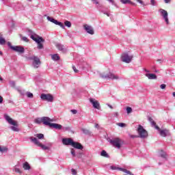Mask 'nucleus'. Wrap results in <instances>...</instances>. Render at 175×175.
Masks as SVG:
<instances>
[{
	"instance_id": "nucleus-14",
	"label": "nucleus",
	"mask_w": 175,
	"mask_h": 175,
	"mask_svg": "<svg viewBox=\"0 0 175 175\" xmlns=\"http://www.w3.org/2000/svg\"><path fill=\"white\" fill-rule=\"evenodd\" d=\"M83 28L88 33H90V35H94V28H92V26H90L88 25H84Z\"/></svg>"
},
{
	"instance_id": "nucleus-7",
	"label": "nucleus",
	"mask_w": 175,
	"mask_h": 175,
	"mask_svg": "<svg viewBox=\"0 0 175 175\" xmlns=\"http://www.w3.org/2000/svg\"><path fill=\"white\" fill-rule=\"evenodd\" d=\"M100 77H101V79H110L111 80H118L120 79V77L111 72H109L108 74L105 72L101 73L100 74Z\"/></svg>"
},
{
	"instance_id": "nucleus-2",
	"label": "nucleus",
	"mask_w": 175,
	"mask_h": 175,
	"mask_svg": "<svg viewBox=\"0 0 175 175\" xmlns=\"http://www.w3.org/2000/svg\"><path fill=\"white\" fill-rule=\"evenodd\" d=\"M34 122L35 124H38V125H40V124H43V125H44L45 126H51V122H53V119L47 116H43L34 119Z\"/></svg>"
},
{
	"instance_id": "nucleus-32",
	"label": "nucleus",
	"mask_w": 175,
	"mask_h": 175,
	"mask_svg": "<svg viewBox=\"0 0 175 175\" xmlns=\"http://www.w3.org/2000/svg\"><path fill=\"white\" fill-rule=\"evenodd\" d=\"M5 43H6V40L0 36V44L3 45Z\"/></svg>"
},
{
	"instance_id": "nucleus-63",
	"label": "nucleus",
	"mask_w": 175,
	"mask_h": 175,
	"mask_svg": "<svg viewBox=\"0 0 175 175\" xmlns=\"http://www.w3.org/2000/svg\"><path fill=\"white\" fill-rule=\"evenodd\" d=\"M27 1H32V0H27Z\"/></svg>"
},
{
	"instance_id": "nucleus-57",
	"label": "nucleus",
	"mask_w": 175,
	"mask_h": 175,
	"mask_svg": "<svg viewBox=\"0 0 175 175\" xmlns=\"http://www.w3.org/2000/svg\"><path fill=\"white\" fill-rule=\"evenodd\" d=\"M144 71L146 72V73H149L150 72V70H147V69H144Z\"/></svg>"
},
{
	"instance_id": "nucleus-1",
	"label": "nucleus",
	"mask_w": 175,
	"mask_h": 175,
	"mask_svg": "<svg viewBox=\"0 0 175 175\" xmlns=\"http://www.w3.org/2000/svg\"><path fill=\"white\" fill-rule=\"evenodd\" d=\"M27 33L29 36H30L31 39H32V40H33L34 42H36V43H37L38 44L37 49H38V50H42V49H44V46L42 44V43H44V39H43V38L39 36V35L35 33L31 29H29L27 31Z\"/></svg>"
},
{
	"instance_id": "nucleus-53",
	"label": "nucleus",
	"mask_w": 175,
	"mask_h": 175,
	"mask_svg": "<svg viewBox=\"0 0 175 175\" xmlns=\"http://www.w3.org/2000/svg\"><path fill=\"white\" fill-rule=\"evenodd\" d=\"M130 137H131V139H135V137H137V136L131 135H130Z\"/></svg>"
},
{
	"instance_id": "nucleus-26",
	"label": "nucleus",
	"mask_w": 175,
	"mask_h": 175,
	"mask_svg": "<svg viewBox=\"0 0 175 175\" xmlns=\"http://www.w3.org/2000/svg\"><path fill=\"white\" fill-rule=\"evenodd\" d=\"M51 57L53 61H59V55H58V54L52 55Z\"/></svg>"
},
{
	"instance_id": "nucleus-31",
	"label": "nucleus",
	"mask_w": 175,
	"mask_h": 175,
	"mask_svg": "<svg viewBox=\"0 0 175 175\" xmlns=\"http://www.w3.org/2000/svg\"><path fill=\"white\" fill-rule=\"evenodd\" d=\"M26 95L27 98H29L30 99H32V98H33V94L31 93L30 92H27Z\"/></svg>"
},
{
	"instance_id": "nucleus-45",
	"label": "nucleus",
	"mask_w": 175,
	"mask_h": 175,
	"mask_svg": "<svg viewBox=\"0 0 175 175\" xmlns=\"http://www.w3.org/2000/svg\"><path fill=\"white\" fill-rule=\"evenodd\" d=\"M160 88H161V90H165V88H166V85L165 84H161L160 85Z\"/></svg>"
},
{
	"instance_id": "nucleus-52",
	"label": "nucleus",
	"mask_w": 175,
	"mask_h": 175,
	"mask_svg": "<svg viewBox=\"0 0 175 175\" xmlns=\"http://www.w3.org/2000/svg\"><path fill=\"white\" fill-rule=\"evenodd\" d=\"M2 102H3V98L0 96V104L2 103Z\"/></svg>"
},
{
	"instance_id": "nucleus-46",
	"label": "nucleus",
	"mask_w": 175,
	"mask_h": 175,
	"mask_svg": "<svg viewBox=\"0 0 175 175\" xmlns=\"http://www.w3.org/2000/svg\"><path fill=\"white\" fill-rule=\"evenodd\" d=\"M70 111L72 114H77V110L76 109H71Z\"/></svg>"
},
{
	"instance_id": "nucleus-10",
	"label": "nucleus",
	"mask_w": 175,
	"mask_h": 175,
	"mask_svg": "<svg viewBox=\"0 0 175 175\" xmlns=\"http://www.w3.org/2000/svg\"><path fill=\"white\" fill-rule=\"evenodd\" d=\"M40 98L42 100H46V102H53L54 97L51 95V94H42L40 95Z\"/></svg>"
},
{
	"instance_id": "nucleus-54",
	"label": "nucleus",
	"mask_w": 175,
	"mask_h": 175,
	"mask_svg": "<svg viewBox=\"0 0 175 175\" xmlns=\"http://www.w3.org/2000/svg\"><path fill=\"white\" fill-rule=\"evenodd\" d=\"M164 2H165V3H170V0H164Z\"/></svg>"
},
{
	"instance_id": "nucleus-22",
	"label": "nucleus",
	"mask_w": 175,
	"mask_h": 175,
	"mask_svg": "<svg viewBox=\"0 0 175 175\" xmlns=\"http://www.w3.org/2000/svg\"><path fill=\"white\" fill-rule=\"evenodd\" d=\"M53 24H55V25H59V27H60L63 29H65V25H64V23H62L61 22H58V21H57L55 19L53 22Z\"/></svg>"
},
{
	"instance_id": "nucleus-43",
	"label": "nucleus",
	"mask_w": 175,
	"mask_h": 175,
	"mask_svg": "<svg viewBox=\"0 0 175 175\" xmlns=\"http://www.w3.org/2000/svg\"><path fill=\"white\" fill-rule=\"evenodd\" d=\"M10 85H11V87H14V85H16V83L13 81H11L10 82Z\"/></svg>"
},
{
	"instance_id": "nucleus-5",
	"label": "nucleus",
	"mask_w": 175,
	"mask_h": 175,
	"mask_svg": "<svg viewBox=\"0 0 175 175\" xmlns=\"http://www.w3.org/2000/svg\"><path fill=\"white\" fill-rule=\"evenodd\" d=\"M137 131L138 135H139V137H141V139H146V137H148V132H147L144 129V127H143V126H142L141 124L138 125V128H137Z\"/></svg>"
},
{
	"instance_id": "nucleus-13",
	"label": "nucleus",
	"mask_w": 175,
	"mask_h": 175,
	"mask_svg": "<svg viewBox=\"0 0 175 175\" xmlns=\"http://www.w3.org/2000/svg\"><path fill=\"white\" fill-rule=\"evenodd\" d=\"M90 102L92 103L93 107L94 109H97L98 110L100 109V104L99 102L94 98H90Z\"/></svg>"
},
{
	"instance_id": "nucleus-25",
	"label": "nucleus",
	"mask_w": 175,
	"mask_h": 175,
	"mask_svg": "<svg viewBox=\"0 0 175 175\" xmlns=\"http://www.w3.org/2000/svg\"><path fill=\"white\" fill-rule=\"evenodd\" d=\"M56 47L58 50H59V51H65V48L64 46V45L61 44H56Z\"/></svg>"
},
{
	"instance_id": "nucleus-4",
	"label": "nucleus",
	"mask_w": 175,
	"mask_h": 175,
	"mask_svg": "<svg viewBox=\"0 0 175 175\" xmlns=\"http://www.w3.org/2000/svg\"><path fill=\"white\" fill-rule=\"evenodd\" d=\"M30 140H31V142H32V143L35 144L36 146L40 147V148H42V150H50V147H51V146H53L52 143H48V144H46V146L43 145L40 143V142H39L38 140V138H36V137H31Z\"/></svg>"
},
{
	"instance_id": "nucleus-37",
	"label": "nucleus",
	"mask_w": 175,
	"mask_h": 175,
	"mask_svg": "<svg viewBox=\"0 0 175 175\" xmlns=\"http://www.w3.org/2000/svg\"><path fill=\"white\" fill-rule=\"evenodd\" d=\"M14 171L16 173H18V174H21V173H23V172L20 170V168H17L16 167H14Z\"/></svg>"
},
{
	"instance_id": "nucleus-47",
	"label": "nucleus",
	"mask_w": 175,
	"mask_h": 175,
	"mask_svg": "<svg viewBox=\"0 0 175 175\" xmlns=\"http://www.w3.org/2000/svg\"><path fill=\"white\" fill-rule=\"evenodd\" d=\"M71 172L73 175H76L77 174V172H76V170L75 169H72Z\"/></svg>"
},
{
	"instance_id": "nucleus-48",
	"label": "nucleus",
	"mask_w": 175,
	"mask_h": 175,
	"mask_svg": "<svg viewBox=\"0 0 175 175\" xmlns=\"http://www.w3.org/2000/svg\"><path fill=\"white\" fill-rule=\"evenodd\" d=\"M150 4L152 5V6H155V0H150Z\"/></svg>"
},
{
	"instance_id": "nucleus-51",
	"label": "nucleus",
	"mask_w": 175,
	"mask_h": 175,
	"mask_svg": "<svg viewBox=\"0 0 175 175\" xmlns=\"http://www.w3.org/2000/svg\"><path fill=\"white\" fill-rule=\"evenodd\" d=\"M137 2H139L141 5H144V3L142 0H137Z\"/></svg>"
},
{
	"instance_id": "nucleus-41",
	"label": "nucleus",
	"mask_w": 175,
	"mask_h": 175,
	"mask_svg": "<svg viewBox=\"0 0 175 175\" xmlns=\"http://www.w3.org/2000/svg\"><path fill=\"white\" fill-rule=\"evenodd\" d=\"M110 2V3H111V5H113V6H117V4H116V3L114 2V0H107Z\"/></svg>"
},
{
	"instance_id": "nucleus-59",
	"label": "nucleus",
	"mask_w": 175,
	"mask_h": 175,
	"mask_svg": "<svg viewBox=\"0 0 175 175\" xmlns=\"http://www.w3.org/2000/svg\"><path fill=\"white\" fill-rule=\"evenodd\" d=\"M19 92L21 95H24V92H22L21 90H20Z\"/></svg>"
},
{
	"instance_id": "nucleus-27",
	"label": "nucleus",
	"mask_w": 175,
	"mask_h": 175,
	"mask_svg": "<svg viewBox=\"0 0 175 175\" xmlns=\"http://www.w3.org/2000/svg\"><path fill=\"white\" fill-rule=\"evenodd\" d=\"M101 157H104L105 158H109V154H107V152L106 150H103L100 152Z\"/></svg>"
},
{
	"instance_id": "nucleus-18",
	"label": "nucleus",
	"mask_w": 175,
	"mask_h": 175,
	"mask_svg": "<svg viewBox=\"0 0 175 175\" xmlns=\"http://www.w3.org/2000/svg\"><path fill=\"white\" fill-rule=\"evenodd\" d=\"M145 76L148 77L149 80H157V75L152 73H147Z\"/></svg>"
},
{
	"instance_id": "nucleus-17",
	"label": "nucleus",
	"mask_w": 175,
	"mask_h": 175,
	"mask_svg": "<svg viewBox=\"0 0 175 175\" xmlns=\"http://www.w3.org/2000/svg\"><path fill=\"white\" fill-rule=\"evenodd\" d=\"M72 147H74V148H77V150H83V145H81L79 142H75L72 141Z\"/></svg>"
},
{
	"instance_id": "nucleus-35",
	"label": "nucleus",
	"mask_w": 175,
	"mask_h": 175,
	"mask_svg": "<svg viewBox=\"0 0 175 175\" xmlns=\"http://www.w3.org/2000/svg\"><path fill=\"white\" fill-rule=\"evenodd\" d=\"M118 126H120V128H125L126 124L125 123H117Z\"/></svg>"
},
{
	"instance_id": "nucleus-50",
	"label": "nucleus",
	"mask_w": 175,
	"mask_h": 175,
	"mask_svg": "<svg viewBox=\"0 0 175 175\" xmlns=\"http://www.w3.org/2000/svg\"><path fill=\"white\" fill-rule=\"evenodd\" d=\"M92 1L93 2V3H95L96 5H98V3H99V1H98V0H92Z\"/></svg>"
},
{
	"instance_id": "nucleus-8",
	"label": "nucleus",
	"mask_w": 175,
	"mask_h": 175,
	"mask_svg": "<svg viewBox=\"0 0 175 175\" xmlns=\"http://www.w3.org/2000/svg\"><path fill=\"white\" fill-rule=\"evenodd\" d=\"M133 55H129L128 53H124L121 55V61L125 62V64H131Z\"/></svg>"
},
{
	"instance_id": "nucleus-58",
	"label": "nucleus",
	"mask_w": 175,
	"mask_h": 175,
	"mask_svg": "<svg viewBox=\"0 0 175 175\" xmlns=\"http://www.w3.org/2000/svg\"><path fill=\"white\" fill-rule=\"evenodd\" d=\"M108 107H109V109H113V106H111V105L108 104Z\"/></svg>"
},
{
	"instance_id": "nucleus-40",
	"label": "nucleus",
	"mask_w": 175,
	"mask_h": 175,
	"mask_svg": "<svg viewBox=\"0 0 175 175\" xmlns=\"http://www.w3.org/2000/svg\"><path fill=\"white\" fill-rule=\"evenodd\" d=\"M71 154L72 155L73 157H76V152L75 151V149L72 148L71 149Z\"/></svg>"
},
{
	"instance_id": "nucleus-9",
	"label": "nucleus",
	"mask_w": 175,
	"mask_h": 175,
	"mask_svg": "<svg viewBox=\"0 0 175 175\" xmlns=\"http://www.w3.org/2000/svg\"><path fill=\"white\" fill-rule=\"evenodd\" d=\"M29 59L33 61L32 65L33 67L35 68L36 69H38L39 66H40V59L36 56L31 57H29Z\"/></svg>"
},
{
	"instance_id": "nucleus-19",
	"label": "nucleus",
	"mask_w": 175,
	"mask_h": 175,
	"mask_svg": "<svg viewBox=\"0 0 175 175\" xmlns=\"http://www.w3.org/2000/svg\"><path fill=\"white\" fill-rule=\"evenodd\" d=\"M50 128H54L55 129H62V125L57 123H51Z\"/></svg>"
},
{
	"instance_id": "nucleus-44",
	"label": "nucleus",
	"mask_w": 175,
	"mask_h": 175,
	"mask_svg": "<svg viewBox=\"0 0 175 175\" xmlns=\"http://www.w3.org/2000/svg\"><path fill=\"white\" fill-rule=\"evenodd\" d=\"M110 169H111V170H118V167L116 166H111Z\"/></svg>"
},
{
	"instance_id": "nucleus-24",
	"label": "nucleus",
	"mask_w": 175,
	"mask_h": 175,
	"mask_svg": "<svg viewBox=\"0 0 175 175\" xmlns=\"http://www.w3.org/2000/svg\"><path fill=\"white\" fill-rule=\"evenodd\" d=\"M118 170H120V172H123V173H126V174H129V175H132V172H131V171L125 169V168H122V167H119L118 168Z\"/></svg>"
},
{
	"instance_id": "nucleus-56",
	"label": "nucleus",
	"mask_w": 175,
	"mask_h": 175,
	"mask_svg": "<svg viewBox=\"0 0 175 175\" xmlns=\"http://www.w3.org/2000/svg\"><path fill=\"white\" fill-rule=\"evenodd\" d=\"M104 14H106L108 17H110V14H109V13L104 12Z\"/></svg>"
},
{
	"instance_id": "nucleus-16",
	"label": "nucleus",
	"mask_w": 175,
	"mask_h": 175,
	"mask_svg": "<svg viewBox=\"0 0 175 175\" xmlns=\"http://www.w3.org/2000/svg\"><path fill=\"white\" fill-rule=\"evenodd\" d=\"M62 143L64 146H72L73 143V139L71 138H64L62 139Z\"/></svg>"
},
{
	"instance_id": "nucleus-39",
	"label": "nucleus",
	"mask_w": 175,
	"mask_h": 175,
	"mask_svg": "<svg viewBox=\"0 0 175 175\" xmlns=\"http://www.w3.org/2000/svg\"><path fill=\"white\" fill-rule=\"evenodd\" d=\"M47 21H51V23H54V21H55V19H54L53 18H51L50 16H47Z\"/></svg>"
},
{
	"instance_id": "nucleus-49",
	"label": "nucleus",
	"mask_w": 175,
	"mask_h": 175,
	"mask_svg": "<svg viewBox=\"0 0 175 175\" xmlns=\"http://www.w3.org/2000/svg\"><path fill=\"white\" fill-rule=\"evenodd\" d=\"M22 40H23V42H28V38L27 37H23Z\"/></svg>"
},
{
	"instance_id": "nucleus-62",
	"label": "nucleus",
	"mask_w": 175,
	"mask_h": 175,
	"mask_svg": "<svg viewBox=\"0 0 175 175\" xmlns=\"http://www.w3.org/2000/svg\"><path fill=\"white\" fill-rule=\"evenodd\" d=\"M0 55H2V51H0Z\"/></svg>"
},
{
	"instance_id": "nucleus-34",
	"label": "nucleus",
	"mask_w": 175,
	"mask_h": 175,
	"mask_svg": "<svg viewBox=\"0 0 175 175\" xmlns=\"http://www.w3.org/2000/svg\"><path fill=\"white\" fill-rule=\"evenodd\" d=\"M126 110L127 114H131V113H132V107H127L126 108Z\"/></svg>"
},
{
	"instance_id": "nucleus-60",
	"label": "nucleus",
	"mask_w": 175,
	"mask_h": 175,
	"mask_svg": "<svg viewBox=\"0 0 175 175\" xmlns=\"http://www.w3.org/2000/svg\"><path fill=\"white\" fill-rule=\"evenodd\" d=\"M95 128H99V124H96Z\"/></svg>"
},
{
	"instance_id": "nucleus-36",
	"label": "nucleus",
	"mask_w": 175,
	"mask_h": 175,
	"mask_svg": "<svg viewBox=\"0 0 175 175\" xmlns=\"http://www.w3.org/2000/svg\"><path fill=\"white\" fill-rule=\"evenodd\" d=\"M82 132L85 133V135H90V131L85 129H81Z\"/></svg>"
},
{
	"instance_id": "nucleus-55",
	"label": "nucleus",
	"mask_w": 175,
	"mask_h": 175,
	"mask_svg": "<svg viewBox=\"0 0 175 175\" xmlns=\"http://www.w3.org/2000/svg\"><path fill=\"white\" fill-rule=\"evenodd\" d=\"M114 116L115 117H118V112H115Z\"/></svg>"
},
{
	"instance_id": "nucleus-15",
	"label": "nucleus",
	"mask_w": 175,
	"mask_h": 175,
	"mask_svg": "<svg viewBox=\"0 0 175 175\" xmlns=\"http://www.w3.org/2000/svg\"><path fill=\"white\" fill-rule=\"evenodd\" d=\"M155 129H157L159 132V135H161L162 137H166V136H167V129L161 130V129L158 126H155Z\"/></svg>"
},
{
	"instance_id": "nucleus-61",
	"label": "nucleus",
	"mask_w": 175,
	"mask_h": 175,
	"mask_svg": "<svg viewBox=\"0 0 175 175\" xmlns=\"http://www.w3.org/2000/svg\"><path fill=\"white\" fill-rule=\"evenodd\" d=\"M2 80L3 79H2V77H0V81H2Z\"/></svg>"
},
{
	"instance_id": "nucleus-29",
	"label": "nucleus",
	"mask_w": 175,
	"mask_h": 175,
	"mask_svg": "<svg viewBox=\"0 0 175 175\" xmlns=\"http://www.w3.org/2000/svg\"><path fill=\"white\" fill-rule=\"evenodd\" d=\"M64 25H66V27H68V28H70V27H72V23H70V21H66L64 22Z\"/></svg>"
},
{
	"instance_id": "nucleus-11",
	"label": "nucleus",
	"mask_w": 175,
	"mask_h": 175,
	"mask_svg": "<svg viewBox=\"0 0 175 175\" xmlns=\"http://www.w3.org/2000/svg\"><path fill=\"white\" fill-rule=\"evenodd\" d=\"M159 12H160L163 20L166 23L167 25H169V24H170L169 17H168L169 14H167V11H166L163 9H160Z\"/></svg>"
},
{
	"instance_id": "nucleus-6",
	"label": "nucleus",
	"mask_w": 175,
	"mask_h": 175,
	"mask_svg": "<svg viewBox=\"0 0 175 175\" xmlns=\"http://www.w3.org/2000/svg\"><path fill=\"white\" fill-rule=\"evenodd\" d=\"M8 46L11 49V50H13L14 51H16V53H20V54H24L25 50L24 49V47L21 46H12V43L10 42H8Z\"/></svg>"
},
{
	"instance_id": "nucleus-21",
	"label": "nucleus",
	"mask_w": 175,
	"mask_h": 175,
	"mask_svg": "<svg viewBox=\"0 0 175 175\" xmlns=\"http://www.w3.org/2000/svg\"><path fill=\"white\" fill-rule=\"evenodd\" d=\"M159 157H161V158H163V159H166L167 154H166V152L161 150L159 151Z\"/></svg>"
},
{
	"instance_id": "nucleus-28",
	"label": "nucleus",
	"mask_w": 175,
	"mask_h": 175,
	"mask_svg": "<svg viewBox=\"0 0 175 175\" xmlns=\"http://www.w3.org/2000/svg\"><path fill=\"white\" fill-rule=\"evenodd\" d=\"M148 121L150 122L152 126H154L155 128V126H157V123H155V122L154 121L153 119H152V118H148Z\"/></svg>"
},
{
	"instance_id": "nucleus-42",
	"label": "nucleus",
	"mask_w": 175,
	"mask_h": 175,
	"mask_svg": "<svg viewBox=\"0 0 175 175\" xmlns=\"http://www.w3.org/2000/svg\"><path fill=\"white\" fill-rule=\"evenodd\" d=\"M72 70H74L75 73H79V70L76 69V66H72Z\"/></svg>"
},
{
	"instance_id": "nucleus-23",
	"label": "nucleus",
	"mask_w": 175,
	"mask_h": 175,
	"mask_svg": "<svg viewBox=\"0 0 175 175\" xmlns=\"http://www.w3.org/2000/svg\"><path fill=\"white\" fill-rule=\"evenodd\" d=\"M23 167L24 170H31V165H29V163L28 162H25L23 164Z\"/></svg>"
},
{
	"instance_id": "nucleus-38",
	"label": "nucleus",
	"mask_w": 175,
	"mask_h": 175,
	"mask_svg": "<svg viewBox=\"0 0 175 175\" xmlns=\"http://www.w3.org/2000/svg\"><path fill=\"white\" fill-rule=\"evenodd\" d=\"M77 158H82L83 157V152H77Z\"/></svg>"
},
{
	"instance_id": "nucleus-30",
	"label": "nucleus",
	"mask_w": 175,
	"mask_h": 175,
	"mask_svg": "<svg viewBox=\"0 0 175 175\" xmlns=\"http://www.w3.org/2000/svg\"><path fill=\"white\" fill-rule=\"evenodd\" d=\"M8 151V148L5 146H0V152H6Z\"/></svg>"
},
{
	"instance_id": "nucleus-3",
	"label": "nucleus",
	"mask_w": 175,
	"mask_h": 175,
	"mask_svg": "<svg viewBox=\"0 0 175 175\" xmlns=\"http://www.w3.org/2000/svg\"><path fill=\"white\" fill-rule=\"evenodd\" d=\"M5 118L6 121L8 122V124H10V125H13L10 127V130L13 131V132H20V129H18V124L15 120H12L10 116L8 115L5 116Z\"/></svg>"
},
{
	"instance_id": "nucleus-33",
	"label": "nucleus",
	"mask_w": 175,
	"mask_h": 175,
	"mask_svg": "<svg viewBox=\"0 0 175 175\" xmlns=\"http://www.w3.org/2000/svg\"><path fill=\"white\" fill-rule=\"evenodd\" d=\"M36 136L38 139H44V135H43L42 133L36 134Z\"/></svg>"
},
{
	"instance_id": "nucleus-20",
	"label": "nucleus",
	"mask_w": 175,
	"mask_h": 175,
	"mask_svg": "<svg viewBox=\"0 0 175 175\" xmlns=\"http://www.w3.org/2000/svg\"><path fill=\"white\" fill-rule=\"evenodd\" d=\"M120 2L124 5L129 3L130 5H133V6H136V3L132 2L131 0H120Z\"/></svg>"
},
{
	"instance_id": "nucleus-12",
	"label": "nucleus",
	"mask_w": 175,
	"mask_h": 175,
	"mask_svg": "<svg viewBox=\"0 0 175 175\" xmlns=\"http://www.w3.org/2000/svg\"><path fill=\"white\" fill-rule=\"evenodd\" d=\"M109 143H111V144L113 146V147H117V148H121V139L120 138H114L113 139H111L109 141Z\"/></svg>"
}]
</instances>
